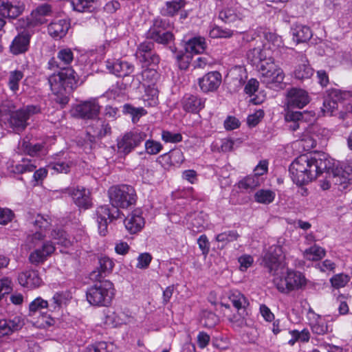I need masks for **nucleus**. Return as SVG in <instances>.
<instances>
[{
    "instance_id": "nucleus-1",
    "label": "nucleus",
    "mask_w": 352,
    "mask_h": 352,
    "mask_svg": "<svg viewBox=\"0 0 352 352\" xmlns=\"http://www.w3.org/2000/svg\"><path fill=\"white\" fill-rule=\"evenodd\" d=\"M51 219L48 216L37 214L33 222L34 230L29 234L28 239L33 243L45 239L47 236L52 240L46 241L41 248H36L29 256V261L33 265H38L45 262L55 250V244L63 248H68L74 243V239L68 237L66 232L61 228H54L51 232L50 226Z\"/></svg>"
},
{
    "instance_id": "nucleus-2",
    "label": "nucleus",
    "mask_w": 352,
    "mask_h": 352,
    "mask_svg": "<svg viewBox=\"0 0 352 352\" xmlns=\"http://www.w3.org/2000/svg\"><path fill=\"white\" fill-rule=\"evenodd\" d=\"M263 262L273 276V283L280 292L302 288L307 284L305 276L299 272L288 269L283 248L272 245L265 253Z\"/></svg>"
},
{
    "instance_id": "nucleus-3",
    "label": "nucleus",
    "mask_w": 352,
    "mask_h": 352,
    "mask_svg": "<svg viewBox=\"0 0 352 352\" xmlns=\"http://www.w3.org/2000/svg\"><path fill=\"white\" fill-rule=\"evenodd\" d=\"M332 160L324 153L304 154L296 157L289 166L294 183L301 186L316 179L331 168Z\"/></svg>"
},
{
    "instance_id": "nucleus-4",
    "label": "nucleus",
    "mask_w": 352,
    "mask_h": 352,
    "mask_svg": "<svg viewBox=\"0 0 352 352\" xmlns=\"http://www.w3.org/2000/svg\"><path fill=\"white\" fill-rule=\"evenodd\" d=\"M270 54H263L257 49L250 50L247 56L249 62L258 69L261 82L270 89H277L282 87L285 74Z\"/></svg>"
},
{
    "instance_id": "nucleus-5",
    "label": "nucleus",
    "mask_w": 352,
    "mask_h": 352,
    "mask_svg": "<svg viewBox=\"0 0 352 352\" xmlns=\"http://www.w3.org/2000/svg\"><path fill=\"white\" fill-rule=\"evenodd\" d=\"M310 101L309 94L300 88H292L287 91L285 103V120L292 131H296L303 123L305 113L294 111V109H302Z\"/></svg>"
},
{
    "instance_id": "nucleus-6",
    "label": "nucleus",
    "mask_w": 352,
    "mask_h": 352,
    "mask_svg": "<svg viewBox=\"0 0 352 352\" xmlns=\"http://www.w3.org/2000/svg\"><path fill=\"white\" fill-rule=\"evenodd\" d=\"M39 111V107L34 105L16 109L12 102H6L0 105V124H8L16 132L21 131L26 127L30 116Z\"/></svg>"
},
{
    "instance_id": "nucleus-7",
    "label": "nucleus",
    "mask_w": 352,
    "mask_h": 352,
    "mask_svg": "<svg viewBox=\"0 0 352 352\" xmlns=\"http://www.w3.org/2000/svg\"><path fill=\"white\" fill-rule=\"evenodd\" d=\"M227 297L231 305L236 309V313L232 314L230 310V305L224 302L221 305L225 307L223 314L234 328H241L246 325L245 312L249 306L248 299L238 290H230L227 294Z\"/></svg>"
},
{
    "instance_id": "nucleus-8",
    "label": "nucleus",
    "mask_w": 352,
    "mask_h": 352,
    "mask_svg": "<svg viewBox=\"0 0 352 352\" xmlns=\"http://www.w3.org/2000/svg\"><path fill=\"white\" fill-rule=\"evenodd\" d=\"M115 294L113 284L107 280L100 281L89 287L86 293L88 302L94 306H108Z\"/></svg>"
},
{
    "instance_id": "nucleus-9",
    "label": "nucleus",
    "mask_w": 352,
    "mask_h": 352,
    "mask_svg": "<svg viewBox=\"0 0 352 352\" xmlns=\"http://www.w3.org/2000/svg\"><path fill=\"white\" fill-rule=\"evenodd\" d=\"M49 84L55 95L63 96L67 89H72L78 82L77 76L72 68L60 70L49 77Z\"/></svg>"
},
{
    "instance_id": "nucleus-10",
    "label": "nucleus",
    "mask_w": 352,
    "mask_h": 352,
    "mask_svg": "<svg viewBox=\"0 0 352 352\" xmlns=\"http://www.w3.org/2000/svg\"><path fill=\"white\" fill-rule=\"evenodd\" d=\"M110 201L116 208H127L136 201L134 188L129 185L113 186L108 191Z\"/></svg>"
},
{
    "instance_id": "nucleus-11",
    "label": "nucleus",
    "mask_w": 352,
    "mask_h": 352,
    "mask_svg": "<svg viewBox=\"0 0 352 352\" xmlns=\"http://www.w3.org/2000/svg\"><path fill=\"white\" fill-rule=\"evenodd\" d=\"M206 48V43L204 37L195 36L185 42L184 50L186 53L179 52L177 54V60L180 69H186L192 59V55L201 54Z\"/></svg>"
},
{
    "instance_id": "nucleus-12",
    "label": "nucleus",
    "mask_w": 352,
    "mask_h": 352,
    "mask_svg": "<svg viewBox=\"0 0 352 352\" xmlns=\"http://www.w3.org/2000/svg\"><path fill=\"white\" fill-rule=\"evenodd\" d=\"M171 26L168 20L156 19L146 33V37L160 44H167L174 39L172 32L167 30Z\"/></svg>"
},
{
    "instance_id": "nucleus-13",
    "label": "nucleus",
    "mask_w": 352,
    "mask_h": 352,
    "mask_svg": "<svg viewBox=\"0 0 352 352\" xmlns=\"http://www.w3.org/2000/svg\"><path fill=\"white\" fill-rule=\"evenodd\" d=\"M49 307L48 301L41 297H37L29 305V315L32 317H38L37 326L47 328L54 325L55 321L53 318L47 315L43 310Z\"/></svg>"
},
{
    "instance_id": "nucleus-14",
    "label": "nucleus",
    "mask_w": 352,
    "mask_h": 352,
    "mask_svg": "<svg viewBox=\"0 0 352 352\" xmlns=\"http://www.w3.org/2000/svg\"><path fill=\"white\" fill-rule=\"evenodd\" d=\"M351 93L349 91L333 90L323 103L322 111L324 116H336V111L342 107L344 102L350 97Z\"/></svg>"
},
{
    "instance_id": "nucleus-15",
    "label": "nucleus",
    "mask_w": 352,
    "mask_h": 352,
    "mask_svg": "<svg viewBox=\"0 0 352 352\" xmlns=\"http://www.w3.org/2000/svg\"><path fill=\"white\" fill-rule=\"evenodd\" d=\"M100 111V106L96 98H91L74 105L71 113L72 116L82 119L96 120Z\"/></svg>"
},
{
    "instance_id": "nucleus-16",
    "label": "nucleus",
    "mask_w": 352,
    "mask_h": 352,
    "mask_svg": "<svg viewBox=\"0 0 352 352\" xmlns=\"http://www.w3.org/2000/svg\"><path fill=\"white\" fill-rule=\"evenodd\" d=\"M146 133L136 130L124 134L118 141V151L124 155L131 153L146 139Z\"/></svg>"
},
{
    "instance_id": "nucleus-17",
    "label": "nucleus",
    "mask_w": 352,
    "mask_h": 352,
    "mask_svg": "<svg viewBox=\"0 0 352 352\" xmlns=\"http://www.w3.org/2000/svg\"><path fill=\"white\" fill-rule=\"evenodd\" d=\"M265 42L261 46H257L253 50L259 49L262 53L270 52L271 57L280 56L285 50V47L282 38L272 32H267L265 34Z\"/></svg>"
},
{
    "instance_id": "nucleus-18",
    "label": "nucleus",
    "mask_w": 352,
    "mask_h": 352,
    "mask_svg": "<svg viewBox=\"0 0 352 352\" xmlns=\"http://www.w3.org/2000/svg\"><path fill=\"white\" fill-rule=\"evenodd\" d=\"M52 13V6L49 4L43 3L37 6L27 18L26 28L31 29L47 23Z\"/></svg>"
},
{
    "instance_id": "nucleus-19",
    "label": "nucleus",
    "mask_w": 352,
    "mask_h": 352,
    "mask_svg": "<svg viewBox=\"0 0 352 352\" xmlns=\"http://www.w3.org/2000/svg\"><path fill=\"white\" fill-rule=\"evenodd\" d=\"M306 318L314 334L322 336L329 331V327L325 318L315 313L311 308L307 311Z\"/></svg>"
},
{
    "instance_id": "nucleus-20",
    "label": "nucleus",
    "mask_w": 352,
    "mask_h": 352,
    "mask_svg": "<svg viewBox=\"0 0 352 352\" xmlns=\"http://www.w3.org/2000/svg\"><path fill=\"white\" fill-rule=\"evenodd\" d=\"M332 182L345 188L347 184L352 182V166L342 164L333 167L331 170Z\"/></svg>"
},
{
    "instance_id": "nucleus-21",
    "label": "nucleus",
    "mask_w": 352,
    "mask_h": 352,
    "mask_svg": "<svg viewBox=\"0 0 352 352\" xmlns=\"http://www.w3.org/2000/svg\"><path fill=\"white\" fill-rule=\"evenodd\" d=\"M18 281L21 286L28 289H36L43 283L38 271L34 270H27L19 273Z\"/></svg>"
},
{
    "instance_id": "nucleus-22",
    "label": "nucleus",
    "mask_w": 352,
    "mask_h": 352,
    "mask_svg": "<svg viewBox=\"0 0 352 352\" xmlns=\"http://www.w3.org/2000/svg\"><path fill=\"white\" fill-rule=\"evenodd\" d=\"M23 2L18 0H0V15L15 19L23 12Z\"/></svg>"
},
{
    "instance_id": "nucleus-23",
    "label": "nucleus",
    "mask_w": 352,
    "mask_h": 352,
    "mask_svg": "<svg viewBox=\"0 0 352 352\" xmlns=\"http://www.w3.org/2000/svg\"><path fill=\"white\" fill-rule=\"evenodd\" d=\"M106 67L110 73L119 77L129 76L134 71V66L132 64L119 59L107 60Z\"/></svg>"
},
{
    "instance_id": "nucleus-24",
    "label": "nucleus",
    "mask_w": 352,
    "mask_h": 352,
    "mask_svg": "<svg viewBox=\"0 0 352 352\" xmlns=\"http://www.w3.org/2000/svg\"><path fill=\"white\" fill-rule=\"evenodd\" d=\"M126 229L131 234H135L144 227L145 220L140 209L132 211L124 220Z\"/></svg>"
},
{
    "instance_id": "nucleus-25",
    "label": "nucleus",
    "mask_w": 352,
    "mask_h": 352,
    "mask_svg": "<svg viewBox=\"0 0 352 352\" xmlns=\"http://www.w3.org/2000/svg\"><path fill=\"white\" fill-rule=\"evenodd\" d=\"M158 73L154 68L144 69L142 73L133 76L132 83L134 85L142 84L144 87H155Z\"/></svg>"
},
{
    "instance_id": "nucleus-26",
    "label": "nucleus",
    "mask_w": 352,
    "mask_h": 352,
    "mask_svg": "<svg viewBox=\"0 0 352 352\" xmlns=\"http://www.w3.org/2000/svg\"><path fill=\"white\" fill-rule=\"evenodd\" d=\"M221 75L218 72H211L199 80V85L204 92L215 91L221 85Z\"/></svg>"
},
{
    "instance_id": "nucleus-27",
    "label": "nucleus",
    "mask_w": 352,
    "mask_h": 352,
    "mask_svg": "<svg viewBox=\"0 0 352 352\" xmlns=\"http://www.w3.org/2000/svg\"><path fill=\"white\" fill-rule=\"evenodd\" d=\"M133 317L128 311L118 309L114 311H109L106 316L105 322L113 327L126 324L133 322Z\"/></svg>"
},
{
    "instance_id": "nucleus-28",
    "label": "nucleus",
    "mask_w": 352,
    "mask_h": 352,
    "mask_svg": "<svg viewBox=\"0 0 352 352\" xmlns=\"http://www.w3.org/2000/svg\"><path fill=\"white\" fill-rule=\"evenodd\" d=\"M30 39V34L28 30L19 33L13 39L10 46V52L14 55L25 52L28 50Z\"/></svg>"
},
{
    "instance_id": "nucleus-29",
    "label": "nucleus",
    "mask_w": 352,
    "mask_h": 352,
    "mask_svg": "<svg viewBox=\"0 0 352 352\" xmlns=\"http://www.w3.org/2000/svg\"><path fill=\"white\" fill-rule=\"evenodd\" d=\"M184 160V153L179 149L172 150L158 157L159 162L164 168H169L172 166H179Z\"/></svg>"
},
{
    "instance_id": "nucleus-30",
    "label": "nucleus",
    "mask_w": 352,
    "mask_h": 352,
    "mask_svg": "<svg viewBox=\"0 0 352 352\" xmlns=\"http://www.w3.org/2000/svg\"><path fill=\"white\" fill-rule=\"evenodd\" d=\"M97 223L98 231L100 235L105 236L107 232V226L109 222L114 217L110 212L107 206H101L97 208Z\"/></svg>"
},
{
    "instance_id": "nucleus-31",
    "label": "nucleus",
    "mask_w": 352,
    "mask_h": 352,
    "mask_svg": "<svg viewBox=\"0 0 352 352\" xmlns=\"http://www.w3.org/2000/svg\"><path fill=\"white\" fill-rule=\"evenodd\" d=\"M153 47V43L150 41H145L140 45L136 54L140 61L153 64L159 63L158 56L151 54Z\"/></svg>"
},
{
    "instance_id": "nucleus-32",
    "label": "nucleus",
    "mask_w": 352,
    "mask_h": 352,
    "mask_svg": "<svg viewBox=\"0 0 352 352\" xmlns=\"http://www.w3.org/2000/svg\"><path fill=\"white\" fill-rule=\"evenodd\" d=\"M23 324V320L20 316H15L12 320L0 318V338L20 329Z\"/></svg>"
},
{
    "instance_id": "nucleus-33",
    "label": "nucleus",
    "mask_w": 352,
    "mask_h": 352,
    "mask_svg": "<svg viewBox=\"0 0 352 352\" xmlns=\"http://www.w3.org/2000/svg\"><path fill=\"white\" fill-rule=\"evenodd\" d=\"M74 203L79 207L87 209L91 205L90 192L88 189L83 187H77L71 192Z\"/></svg>"
},
{
    "instance_id": "nucleus-34",
    "label": "nucleus",
    "mask_w": 352,
    "mask_h": 352,
    "mask_svg": "<svg viewBox=\"0 0 352 352\" xmlns=\"http://www.w3.org/2000/svg\"><path fill=\"white\" fill-rule=\"evenodd\" d=\"M69 28V23L65 19H58L52 22L48 26L49 34L56 39L64 37Z\"/></svg>"
},
{
    "instance_id": "nucleus-35",
    "label": "nucleus",
    "mask_w": 352,
    "mask_h": 352,
    "mask_svg": "<svg viewBox=\"0 0 352 352\" xmlns=\"http://www.w3.org/2000/svg\"><path fill=\"white\" fill-rule=\"evenodd\" d=\"M204 103L203 99L193 95L185 96L182 101L183 109L193 113L199 112L204 107Z\"/></svg>"
},
{
    "instance_id": "nucleus-36",
    "label": "nucleus",
    "mask_w": 352,
    "mask_h": 352,
    "mask_svg": "<svg viewBox=\"0 0 352 352\" xmlns=\"http://www.w3.org/2000/svg\"><path fill=\"white\" fill-rule=\"evenodd\" d=\"M94 123L89 126L87 133L94 138H102L110 133L111 127L108 123H106L101 119L94 120Z\"/></svg>"
},
{
    "instance_id": "nucleus-37",
    "label": "nucleus",
    "mask_w": 352,
    "mask_h": 352,
    "mask_svg": "<svg viewBox=\"0 0 352 352\" xmlns=\"http://www.w3.org/2000/svg\"><path fill=\"white\" fill-rule=\"evenodd\" d=\"M263 182V179L259 177L248 175L240 180L237 186L241 192H249L258 186Z\"/></svg>"
},
{
    "instance_id": "nucleus-38",
    "label": "nucleus",
    "mask_w": 352,
    "mask_h": 352,
    "mask_svg": "<svg viewBox=\"0 0 352 352\" xmlns=\"http://www.w3.org/2000/svg\"><path fill=\"white\" fill-rule=\"evenodd\" d=\"M71 299L72 294L68 291L56 292L52 298L50 306L54 310H59L62 307L67 306Z\"/></svg>"
},
{
    "instance_id": "nucleus-39",
    "label": "nucleus",
    "mask_w": 352,
    "mask_h": 352,
    "mask_svg": "<svg viewBox=\"0 0 352 352\" xmlns=\"http://www.w3.org/2000/svg\"><path fill=\"white\" fill-rule=\"evenodd\" d=\"M293 39L296 43L306 42L312 36L310 28L303 25H296L292 29Z\"/></svg>"
},
{
    "instance_id": "nucleus-40",
    "label": "nucleus",
    "mask_w": 352,
    "mask_h": 352,
    "mask_svg": "<svg viewBox=\"0 0 352 352\" xmlns=\"http://www.w3.org/2000/svg\"><path fill=\"white\" fill-rule=\"evenodd\" d=\"M98 0H69L75 11L79 12H91L96 6Z\"/></svg>"
},
{
    "instance_id": "nucleus-41",
    "label": "nucleus",
    "mask_w": 352,
    "mask_h": 352,
    "mask_svg": "<svg viewBox=\"0 0 352 352\" xmlns=\"http://www.w3.org/2000/svg\"><path fill=\"white\" fill-rule=\"evenodd\" d=\"M325 254L323 248L315 244L303 252V257L308 261H316L322 259Z\"/></svg>"
},
{
    "instance_id": "nucleus-42",
    "label": "nucleus",
    "mask_w": 352,
    "mask_h": 352,
    "mask_svg": "<svg viewBox=\"0 0 352 352\" xmlns=\"http://www.w3.org/2000/svg\"><path fill=\"white\" fill-rule=\"evenodd\" d=\"M144 94L142 99L147 107H155L158 104V89L155 87H144Z\"/></svg>"
},
{
    "instance_id": "nucleus-43",
    "label": "nucleus",
    "mask_w": 352,
    "mask_h": 352,
    "mask_svg": "<svg viewBox=\"0 0 352 352\" xmlns=\"http://www.w3.org/2000/svg\"><path fill=\"white\" fill-rule=\"evenodd\" d=\"M23 76L24 74L21 70L15 69L9 72L8 85L12 92L16 93L19 91V85Z\"/></svg>"
},
{
    "instance_id": "nucleus-44",
    "label": "nucleus",
    "mask_w": 352,
    "mask_h": 352,
    "mask_svg": "<svg viewBox=\"0 0 352 352\" xmlns=\"http://www.w3.org/2000/svg\"><path fill=\"white\" fill-rule=\"evenodd\" d=\"M275 197V192L269 189H261L254 194V199L257 203L266 205L273 202Z\"/></svg>"
},
{
    "instance_id": "nucleus-45",
    "label": "nucleus",
    "mask_w": 352,
    "mask_h": 352,
    "mask_svg": "<svg viewBox=\"0 0 352 352\" xmlns=\"http://www.w3.org/2000/svg\"><path fill=\"white\" fill-rule=\"evenodd\" d=\"M239 237V234L236 230H227L216 235V241L221 243L222 245L228 244L230 242L236 241Z\"/></svg>"
},
{
    "instance_id": "nucleus-46",
    "label": "nucleus",
    "mask_w": 352,
    "mask_h": 352,
    "mask_svg": "<svg viewBox=\"0 0 352 352\" xmlns=\"http://www.w3.org/2000/svg\"><path fill=\"white\" fill-rule=\"evenodd\" d=\"M185 6L184 0H174L168 1L164 9V14L168 16H173Z\"/></svg>"
},
{
    "instance_id": "nucleus-47",
    "label": "nucleus",
    "mask_w": 352,
    "mask_h": 352,
    "mask_svg": "<svg viewBox=\"0 0 352 352\" xmlns=\"http://www.w3.org/2000/svg\"><path fill=\"white\" fill-rule=\"evenodd\" d=\"M145 152L151 155H155L160 153L163 149L161 142L152 139H148L144 143Z\"/></svg>"
},
{
    "instance_id": "nucleus-48",
    "label": "nucleus",
    "mask_w": 352,
    "mask_h": 352,
    "mask_svg": "<svg viewBox=\"0 0 352 352\" xmlns=\"http://www.w3.org/2000/svg\"><path fill=\"white\" fill-rule=\"evenodd\" d=\"M313 75V69L305 63L299 65L294 71V76L298 79H306Z\"/></svg>"
},
{
    "instance_id": "nucleus-49",
    "label": "nucleus",
    "mask_w": 352,
    "mask_h": 352,
    "mask_svg": "<svg viewBox=\"0 0 352 352\" xmlns=\"http://www.w3.org/2000/svg\"><path fill=\"white\" fill-rule=\"evenodd\" d=\"M100 273L109 274L112 272L115 263L112 258L107 256H101L98 258Z\"/></svg>"
},
{
    "instance_id": "nucleus-50",
    "label": "nucleus",
    "mask_w": 352,
    "mask_h": 352,
    "mask_svg": "<svg viewBox=\"0 0 352 352\" xmlns=\"http://www.w3.org/2000/svg\"><path fill=\"white\" fill-rule=\"evenodd\" d=\"M36 166H37L32 163L30 160H23L21 162L16 164L13 171L16 173L22 174L26 172L33 171Z\"/></svg>"
},
{
    "instance_id": "nucleus-51",
    "label": "nucleus",
    "mask_w": 352,
    "mask_h": 352,
    "mask_svg": "<svg viewBox=\"0 0 352 352\" xmlns=\"http://www.w3.org/2000/svg\"><path fill=\"white\" fill-rule=\"evenodd\" d=\"M192 228H195V231H202L207 224V216L202 212L195 214L194 219L191 221Z\"/></svg>"
},
{
    "instance_id": "nucleus-52",
    "label": "nucleus",
    "mask_w": 352,
    "mask_h": 352,
    "mask_svg": "<svg viewBox=\"0 0 352 352\" xmlns=\"http://www.w3.org/2000/svg\"><path fill=\"white\" fill-rule=\"evenodd\" d=\"M349 280L350 277L342 273L336 274L330 279L332 287L336 289L344 287Z\"/></svg>"
},
{
    "instance_id": "nucleus-53",
    "label": "nucleus",
    "mask_w": 352,
    "mask_h": 352,
    "mask_svg": "<svg viewBox=\"0 0 352 352\" xmlns=\"http://www.w3.org/2000/svg\"><path fill=\"white\" fill-rule=\"evenodd\" d=\"M317 135L311 134L309 131L304 133L301 138L302 146L305 150H310L316 146L317 144Z\"/></svg>"
},
{
    "instance_id": "nucleus-54",
    "label": "nucleus",
    "mask_w": 352,
    "mask_h": 352,
    "mask_svg": "<svg viewBox=\"0 0 352 352\" xmlns=\"http://www.w3.org/2000/svg\"><path fill=\"white\" fill-rule=\"evenodd\" d=\"M124 109L131 115L134 123L137 122L141 116L147 113V111L143 107H134L129 104H125Z\"/></svg>"
},
{
    "instance_id": "nucleus-55",
    "label": "nucleus",
    "mask_w": 352,
    "mask_h": 352,
    "mask_svg": "<svg viewBox=\"0 0 352 352\" xmlns=\"http://www.w3.org/2000/svg\"><path fill=\"white\" fill-rule=\"evenodd\" d=\"M57 58L63 65H69L74 60V54L70 48H62L58 51Z\"/></svg>"
},
{
    "instance_id": "nucleus-56",
    "label": "nucleus",
    "mask_w": 352,
    "mask_h": 352,
    "mask_svg": "<svg viewBox=\"0 0 352 352\" xmlns=\"http://www.w3.org/2000/svg\"><path fill=\"white\" fill-rule=\"evenodd\" d=\"M162 140L166 143H178L182 141V135L179 133H173L169 131H162Z\"/></svg>"
},
{
    "instance_id": "nucleus-57",
    "label": "nucleus",
    "mask_w": 352,
    "mask_h": 352,
    "mask_svg": "<svg viewBox=\"0 0 352 352\" xmlns=\"http://www.w3.org/2000/svg\"><path fill=\"white\" fill-rule=\"evenodd\" d=\"M209 34L211 38H229L232 35V32L228 29L215 26L210 30Z\"/></svg>"
},
{
    "instance_id": "nucleus-58",
    "label": "nucleus",
    "mask_w": 352,
    "mask_h": 352,
    "mask_svg": "<svg viewBox=\"0 0 352 352\" xmlns=\"http://www.w3.org/2000/svg\"><path fill=\"white\" fill-rule=\"evenodd\" d=\"M152 261V256L149 253H141L137 258L136 267L138 269L144 270L148 267Z\"/></svg>"
},
{
    "instance_id": "nucleus-59",
    "label": "nucleus",
    "mask_w": 352,
    "mask_h": 352,
    "mask_svg": "<svg viewBox=\"0 0 352 352\" xmlns=\"http://www.w3.org/2000/svg\"><path fill=\"white\" fill-rule=\"evenodd\" d=\"M219 321L217 316L210 311H206L203 314L201 322L206 327H213Z\"/></svg>"
},
{
    "instance_id": "nucleus-60",
    "label": "nucleus",
    "mask_w": 352,
    "mask_h": 352,
    "mask_svg": "<svg viewBox=\"0 0 352 352\" xmlns=\"http://www.w3.org/2000/svg\"><path fill=\"white\" fill-rule=\"evenodd\" d=\"M219 17L226 23L234 22L236 19H240L239 16L232 9L228 8L221 11L219 13Z\"/></svg>"
},
{
    "instance_id": "nucleus-61",
    "label": "nucleus",
    "mask_w": 352,
    "mask_h": 352,
    "mask_svg": "<svg viewBox=\"0 0 352 352\" xmlns=\"http://www.w3.org/2000/svg\"><path fill=\"white\" fill-rule=\"evenodd\" d=\"M113 349L111 344L105 342H97L88 348V352H109Z\"/></svg>"
},
{
    "instance_id": "nucleus-62",
    "label": "nucleus",
    "mask_w": 352,
    "mask_h": 352,
    "mask_svg": "<svg viewBox=\"0 0 352 352\" xmlns=\"http://www.w3.org/2000/svg\"><path fill=\"white\" fill-rule=\"evenodd\" d=\"M238 262L239 263V270L245 272L252 265L254 258L251 255L243 254L239 257Z\"/></svg>"
},
{
    "instance_id": "nucleus-63",
    "label": "nucleus",
    "mask_w": 352,
    "mask_h": 352,
    "mask_svg": "<svg viewBox=\"0 0 352 352\" xmlns=\"http://www.w3.org/2000/svg\"><path fill=\"white\" fill-rule=\"evenodd\" d=\"M14 212L9 208H0V224L7 225L14 218Z\"/></svg>"
},
{
    "instance_id": "nucleus-64",
    "label": "nucleus",
    "mask_w": 352,
    "mask_h": 352,
    "mask_svg": "<svg viewBox=\"0 0 352 352\" xmlns=\"http://www.w3.org/2000/svg\"><path fill=\"white\" fill-rule=\"evenodd\" d=\"M264 116V112L260 109L250 115L247 118V122L249 126L254 127L258 124Z\"/></svg>"
}]
</instances>
